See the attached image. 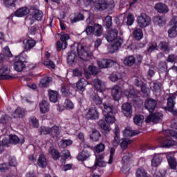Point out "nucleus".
Segmentation results:
<instances>
[{
    "label": "nucleus",
    "instance_id": "1",
    "mask_svg": "<svg viewBox=\"0 0 177 177\" xmlns=\"http://www.w3.org/2000/svg\"><path fill=\"white\" fill-rule=\"evenodd\" d=\"M105 38L108 42H114L109 47V50L111 53L117 52L124 43V39L118 36V30H117V29L109 30L105 35Z\"/></svg>",
    "mask_w": 177,
    "mask_h": 177
},
{
    "label": "nucleus",
    "instance_id": "2",
    "mask_svg": "<svg viewBox=\"0 0 177 177\" xmlns=\"http://www.w3.org/2000/svg\"><path fill=\"white\" fill-rule=\"evenodd\" d=\"M113 132L114 138L112 141L113 146L117 147V146L120 145L123 151L124 150H127V149H128V145H131V143H132V141L127 138H122L120 140V127H118V124H115V129L113 130Z\"/></svg>",
    "mask_w": 177,
    "mask_h": 177
},
{
    "label": "nucleus",
    "instance_id": "3",
    "mask_svg": "<svg viewBox=\"0 0 177 177\" xmlns=\"http://www.w3.org/2000/svg\"><path fill=\"white\" fill-rule=\"evenodd\" d=\"M103 106L104 109V113H106V114L104 115L105 117V121L108 124H113V122H115V118L114 117V106L113 104L107 102H104L103 104Z\"/></svg>",
    "mask_w": 177,
    "mask_h": 177
},
{
    "label": "nucleus",
    "instance_id": "4",
    "mask_svg": "<svg viewBox=\"0 0 177 177\" xmlns=\"http://www.w3.org/2000/svg\"><path fill=\"white\" fill-rule=\"evenodd\" d=\"M77 55L80 59H81V60H84V62L90 60L92 56V53L89 51L88 47L82 44H78L77 46Z\"/></svg>",
    "mask_w": 177,
    "mask_h": 177
},
{
    "label": "nucleus",
    "instance_id": "5",
    "mask_svg": "<svg viewBox=\"0 0 177 177\" xmlns=\"http://www.w3.org/2000/svg\"><path fill=\"white\" fill-rule=\"evenodd\" d=\"M137 23L140 28H146L148 26H150L151 23V19L150 17L146 13H141L140 16L137 18Z\"/></svg>",
    "mask_w": 177,
    "mask_h": 177
},
{
    "label": "nucleus",
    "instance_id": "6",
    "mask_svg": "<svg viewBox=\"0 0 177 177\" xmlns=\"http://www.w3.org/2000/svg\"><path fill=\"white\" fill-rule=\"evenodd\" d=\"M90 2L91 3H94L95 10H99L100 12L106 10L110 6L107 0H90Z\"/></svg>",
    "mask_w": 177,
    "mask_h": 177
},
{
    "label": "nucleus",
    "instance_id": "7",
    "mask_svg": "<svg viewBox=\"0 0 177 177\" xmlns=\"http://www.w3.org/2000/svg\"><path fill=\"white\" fill-rule=\"evenodd\" d=\"M162 117L163 115L161 112L153 113L147 116V119L145 120V122L147 124L149 122L157 124V122H159V121L162 120Z\"/></svg>",
    "mask_w": 177,
    "mask_h": 177
},
{
    "label": "nucleus",
    "instance_id": "8",
    "mask_svg": "<svg viewBox=\"0 0 177 177\" xmlns=\"http://www.w3.org/2000/svg\"><path fill=\"white\" fill-rule=\"evenodd\" d=\"M70 39V35L68 34H63L60 37V41L57 43V49L58 52H60L62 49H66L67 48V41Z\"/></svg>",
    "mask_w": 177,
    "mask_h": 177
},
{
    "label": "nucleus",
    "instance_id": "9",
    "mask_svg": "<svg viewBox=\"0 0 177 177\" xmlns=\"http://www.w3.org/2000/svg\"><path fill=\"white\" fill-rule=\"evenodd\" d=\"M117 62L112 59H102L100 61H97V65L100 68H107L109 67H111L114 66V64H116Z\"/></svg>",
    "mask_w": 177,
    "mask_h": 177
},
{
    "label": "nucleus",
    "instance_id": "10",
    "mask_svg": "<svg viewBox=\"0 0 177 177\" xmlns=\"http://www.w3.org/2000/svg\"><path fill=\"white\" fill-rule=\"evenodd\" d=\"M168 136L169 137L166 138L162 137L159 138V140L162 144V147H171L176 145V142L169 137L171 135H168Z\"/></svg>",
    "mask_w": 177,
    "mask_h": 177
},
{
    "label": "nucleus",
    "instance_id": "11",
    "mask_svg": "<svg viewBox=\"0 0 177 177\" xmlns=\"http://www.w3.org/2000/svg\"><path fill=\"white\" fill-rule=\"evenodd\" d=\"M145 106V109H147L149 113H153V111L156 110V107H157V101L154 99L149 98L146 100Z\"/></svg>",
    "mask_w": 177,
    "mask_h": 177
},
{
    "label": "nucleus",
    "instance_id": "12",
    "mask_svg": "<svg viewBox=\"0 0 177 177\" xmlns=\"http://www.w3.org/2000/svg\"><path fill=\"white\" fill-rule=\"evenodd\" d=\"M122 111L125 117L131 118L132 117V105L129 103H124L122 105Z\"/></svg>",
    "mask_w": 177,
    "mask_h": 177
},
{
    "label": "nucleus",
    "instance_id": "13",
    "mask_svg": "<svg viewBox=\"0 0 177 177\" xmlns=\"http://www.w3.org/2000/svg\"><path fill=\"white\" fill-rule=\"evenodd\" d=\"M10 73V70L6 66H3L0 69V77L1 80H12V78H15V77L9 75Z\"/></svg>",
    "mask_w": 177,
    "mask_h": 177
},
{
    "label": "nucleus",
    "instance_id": "14",
    "mask_svg": "<svg viewBox=\"0 0 177 177\" xmlns=\"http://www.w3.org/2000/svg\"><path fill=\"white\" fill-rule=\"evenodd\" d=\"M111 93L114 100H120L121 99V95H122L121 87L115 86L111 90Z\"/></svg>",
    "mask_w": 177,
    "mask_h": 177
},
{
    "label": "nucleus",
    "instance_id": "15",
    "mask_svg": "<svg viewBox=\"0 0 177 177\" xmlns=\"http://www.w3.org/2000/svg\"><path fill=\"white\" fill-rule=\"evenodd\" d=\"M30 13V9L27 7H22L17 10L14 15L17 17H24V16H27Z\"/></svg>",
    "mask_w": 177,
    "mask_h": 177
},
{
    "label": "nucleus",
    "instance_id": "16",
    "mask_svg": "<svg viewBox=\"0 0 177 177\" xmlns=\"http://www.w3.org/2000/svg\"><path fill=\"white\" fill-rule=\"evenodd\" d=\"M23 41L24 45H25L24 46V49L25 50H31V49H32V48H34V46H35V45H37V42L35 41L34 39H28L26 41L25 39H20L19 42Z\"/></svg>",
    "mask_w": 177,
    "mask_h": 177
},
{
    "label": "nucleus",
    "instance_id": "17",
    "mask_svg": "<svg viewBox=\"0 0 177 177\" xmlns=\"http://www.w3.org/2000/svg\"><path fill=\"white\" fill-rule=\"evenodd\" d=\"M67 62L69 66H74L77 63V53H75V51L68 53Z\"/></svg>",
    "mask_w": 177,
    "mask_h": 177
},
{
    "label": "nucleus",
    "instance_id": "18",
    "mask_svg": "<svg viewBox=\"0 0 177 177\" xmlns=\"http://www.w3.org/2000/svg\"><path fill=\"white\" fill-rule=\"evenodd\" d=\"M88 120H97L99 118V113L96 108H91L88 110L86 114Z\"/></svg>",
    "mask_w": 177,
    "mask_h": 177
},
{
    "label": "nucleus",
    "instance_id": "19",
    "mask_svg": "<svg viewBox=\"0 0 177 177\" xmlns=\"http://www.w3.org/2000/svg\"><path fill=\"white\" fill-rule=\"evenodd\" d=\"M140 132L138 130H132V128L131 127H127L124 131H123V135L124 136H126L127 138L131 137V136H135L136 135H139Z\"/></svg>",
    "mask_w": 177,
    "mask_h": 177
},
{
    "label": "nucleus",
    "instance_id": "20",
    "mask_svg": "<svg viewBox=\"0 0 177 177\" xmlns=\"http://www.w3.org/2000/svg\"><path fill=\"white\" fill-rule=\"evenodd\" d=\"M155 9L158 12V13H168L169 10L168 9V6L162 3L156 4Z\"/></svg>",
    "mask_w": 177,
    "mask_h": 177
},
{
    "label": "nucleus",
    "instance_id": "21",
    "mask_svg": "<svg viewBox=\"0 0 177 177\" xmlns=\"http://www.w3.org/2000/svg\"><path fill=\"white\" fill-rule=\"evenodd\" d=\"M14 68L18 73H21V71H24L26 68V64L21 60L16 61L14 63Z\"/></svg>",
    "mask_w": 177,
    "mask_h": 177
},
{
    "label": "nucleus",
    "instance_id": "22",
    "mask_svg": "<svg viewBox=\"0 0 177 177\" xmlns=\"http://www.w3.org/2000/svg\"><path fill=\"white\" fill-rule=\"evenodd\" d=\"M104 156L103 154H100L98 156H96L95 166L100 167V168H103V167H106V162H104Z\"/></svg>",
    "mask_w": 177,
    "mask_h": 177
},
{
    "label": "nucleus",
    "instance_id": "23",
    "mask_svg": "<svg viewBox=\"0 0 177 177\" xmlns=\"http://www.w3.org/2000/svg\"><path fill=\"white\" fill-rule=\"evenodd\" d=\"M93 84L95 89L98 92H102V91H103V88H104V83H103V82H102V80H100L99 79H94L93 80Z\"/></svg>",
    "mask_w": 177,
    "mask_h": 177
},
{
    "label": "nucleus",
    "instance_id": "24",
    "mask_svg": "<svg viewBox=\"0 0 177 177\" xmlns=\"http://www.w3.org/2000/svg\"><path fill=\"white\" fill-rule=\"evenodd\" d=\"M100 136H102V135L99 131L96 129H92L91 133L90 134V138L91 140H93V142H99Z\"/></svg>",
    "mask_w": 177,
    "mask_h": 177
},
{
    "label": "nucleus",
    "instance_id": "25",
    "mask_svg": "<svg viewBox=\"0 0 177 177\" xmlns=\"http://www.w3.org/2000/svg\"><path fill=\"white\" fill-rule=\"evenodd\" d=\"M48 153L53 160H59V158H60V153H59V151L55 149L53 146L50 147Z\"/></svg>",
    "mask_w": 177,
    "mask_h": 177
},
{
    "label": "nucleus",
    "instance_id": "26",
    "mask_svg": "<svg viewBox=\"0 0 177 177\" xmlns=\"http://www.w3.org/2000/svg\"><path fill=\"white\" fill-rule=\"evenodd\" d=\"M37 165L40 168H45L48 165V162L46 161V158L43 154L39 155L37 160Z\"/></svg>",
    "mask_w": 177,
    "mask_h": 177
},
{
    "label": "nucleus",
    "instance_id": "27",
    "mask_svg": "<svg viewBox=\"0 0 177 177\" xmlns=\"http://www.w3.org/2000/svg\"><path fill=\"white\" fill-rule=\"evenodd\" d=\"M136 62V59L135 58V57L133 55H130L124 58V64H125V66H129V67H131V66H133V64H135Z\"/></svg>",
    "mask_w": 177,
    "mask_h": 177
},
{
    "label": "nucleus",
    "instance_id": "28",
    "mask_svg": "<svg viewBox=\"0 0 177 177\" xmlns=\"http://www.w3.org/2000/svg\"><path fill=\"white\" fill-rule=\"evenodd\" d=\"M88 157H91V153L88 151H82L77 156V160L79 161H85V160H88Z\"/></svg>",
    "mask_w": 177,
    "mask_h": 177
},
{
    "label": "nucleus",
    "instance_id": "29",
    "mask_svg": "<svg viewBox=\"0 0 177 177\" xmlns=\"http://www.w3.org/2000/svg\"><path fill=\"white\" fill-rule=\"evenodd\" d=\"M93 34L95 37H100L103 34V28L101 25L95 24L93 26Z\"/></svg>",
    "mask_w": 177,
    "mask_h": 177
},
{
    "label": "nucleus",
    "instance_id": "30",
    "mask_svg": "<svg viewBox=\"0 0 177 177\" xmlns=\"http://www.w3.org/2000/svg\"><path fill=\"white\" fill-rule=\"evenodd\" d=\"M162 162V158L161 156L156 154L154 156L151 160L152 167H158Z\"/></svg>",
    "mask_w": 177,
    "mask_h": 177
},
{
    "label": "nucleus",
    "instance_id": "31",
    "mask_svg": "<svg viewBox=\"0 0 177 177\" xmlns=\"http://www.w3.org/2000/svg\"><path fill=\"white\" fill-rule=\"evenodd\" d=\"M49 93V99L50 102H52L53 103H56L57 102V98L59 97V93L57 91L50 90L48 92Z\"/></svg>",
    "mask_w": 177,
    "mask_h": 177
},
{
    "label": "nucleus",
    "instance_id": "32",
    "mask_svg": "<svg viewBox=\"0 0 177 177\" xmlns=\"http://www.w3.org/2000/svg\"><path fill=\"white\" fill-rule=\"evenodd\" d=\"M39 106L41 113H45L49 111V104L48 102H46V100H43Z\"/></svg>",
    "mask_w": 177,
    "mask_h": 177
},
{
    "label": "nucleus",
    "instance_id": "33",
    "mask_svg": "<svg viewBox=\"0 0 177 177\" xmlns=\"http://www.w3.org/2000/svg\"><path fill=\"white\" fill-rule=\"evenodd\" d=\"M109 79L112 82H117L119 80H122V75L118 72L113 73L109 76Z\"/></svg>",
    "mask_w": 177,
    "mask_h": 177
},
{
    "label": "nucleus",
    "instance_id": "34",
    "mask_svg": "<svg viewBox=\"0 0 177 177\" xmlns=\"http://www.w3.org/2000/svg\"><path fill=\"white\" fill-rule=\"evenodd\" d=\"M159 46L160 47V49L164 53H169V50H171V48H169V44L165 41H161L159 44Z\"/></svg>",
    "mask_w": 177,
    "mask_h": 177
},
{
    "label": "nucleus",
    "instance_id": "35",
    "mask_svg": "<svg viewBox=\"0 0 177 177\" xmlns=\"http://www.w3.org/2000/svg\"><path fill=\"white\" fill-rule=\"evenodd\" d=\"M175 95H170L169 97L167 98V107L169 110H172L175 107Z\"/></svg>",
    "mask_w": 177,
    "mask_h": 177
},
{
    "label": "nucleus",
    "instance_id": "36",
    "mask_svg": "<svg viewBox=\"0 0 177 177\" xmlns=\"http://www.w3.org/2000/svg\"><path fill=\"white\" fill-rule=\"evenodd\" d=\"M98 125L102 129L104 133H109L110 132V129L109 128V126L106 124L104 120H99Z\"/></svg>",
    "mask_w": 177,
    "mask_h": 177
},
{
    "label": "nucleus",
    "instance_id": "37",
    "mask_svg": "<svg viewBox=\"0 0 177 177\" xmlns=\"http://www.w3.org/2000/svg\"><path fill=\"white\" fill-rule=\"evenodd\" d=\"M50 135L51 136L57 137L59 135H60V129L57 126H54L51 128H50Z\"/></svg>",
    "mask_w": 177,
    "mask_h": 177
},
{
    "label": "nucleus",
    "instance_id": "38",
    "mask_svg": "<svg viewBox=\"0 0 177 177\" xmlns=\"http://www.w3.org/2000/svg\"><path fill=\"white\" fill-rule=\"evenodd\" d=\"M133 121L136 125L140 127V125H142L145 121V117L141 115H136L134 116Z\"/></svg>",
    "mask_w": 177,
    "mask_h": 177
},
{
    "label": "nucleus",
    "instance_id": "39",
    "mask_svg": "<svg viewBox=\"0 0 177 177\" xmlns=\"http://www.w3.org/2000/svg\"><path fill=\"white\" fill-rule=\"evenodd\" d=\"M133 37L136 39L140 41L143 38V31L140 28H136L133 31Z\"/></svg>",
    "mask_w": 177,
    "mask_h": 177
},
{
    "label": "nucleus",
    "instance_id": "40",
    "mask_svg": "<svg viewBox=\"0 0 177 177\" xmlns=\"http://www.w3.org/2000/svg\"><path fill=\"white\" fill-rule=\"evenodd\" d=\"M85 79H80L76 84V88L81 92L85 91Z\"/></svg>",
    "mask_w": 177,
    "mask_h": 177
},
{
    "label": "nucleus",
    "instance_id": "41",
    "mask_svg": "<svg viewBox=\"0 0 177 177\" xmlns=\"http://www.w3.org/2000/svg\"><path fill=\"white\" fill-rule=\"evenodd\" d=\"M136 175L137 177H147V171L144 168L140 167L136 170Z\"/></svg>",
    "mask_w": 177,
    "mask_h": 177
},
{
    "label": "nucleus",
    "instance_id": "42",
    "mask_svg": "<svg viewBox=\"0 0 177 177\" xmlns=\"http://www.w3.org/2000/svg\"><path fill=\"white\" fill-rule=\"evenodd\" d=\"M32 16L35 18V20L41 21V20H42V17H44V13L39 10H35L34 15H32Z\"/></svg>",
    "mask_w": 177,
    "mask_h": 177
},
{
    "label": "nucleus",
    "instance_id": "43",
    "mask_svg": "<svg viewBox=\"0 0 177 177\" xmlns=\"http://www.w3.org/2000/svg\"><path fill=\"white\" fill-rule=\"evenodd\" d=\"M158 46L157 45V43H149L147 49V52L148 53H153L154 50H158Z\"/></svg>",
    "mask_w": 177,
    "mask_h": 177
},
{
    "label": "nucleus",
    "instance_id": "44",
    "mask_svg": "<svg viewBox=\"0 0 177 177\" xmlns=\"http://www.w3.org/2000/svg\"><path fill=\"white\" fill-rule=\"evenodd\" d=\"M6 8H15L16 6V0H1Z\"/></svg>",
    "mask_w": 177,
    "mask_h": 177
},
{
    "label": "nucleus",
    "instance_id": "45",
    "mask_svg": "<svg viewBox=\"0 0 177 177\" xmlns=\"http://www.w3.org/2000/svg\"><path fill=\"white\" fill-rule=\"evenodd\" d=\"M49 82H50V80H49V77H46L40 81L39 86L41 88H46L48 85H49Z\"/></svg>",
    "mask_w": 177,
    "mask_h": 177
},
{
    "label": "nucleus",
    "instance_id": "46",
    "mask_svg": "<svg viewBox=\"0 0 177 177\" xmlns=\"http://www.w3.org/2000/svg\"><path fill=\"white\" fill-rule=\"evenodd\" d=\"M169 38H175L177 36V26H173L168 30Z\"/></svg>",
    "mask_w": 177,
    "mask_h": 177
},
{
    "label": "nucleus",
    "instance_id": "47",
    "mask_svg": "<svg viewBox=\"0 0 177 177\" xmlns=\"http://www.w3.org/2000/svg\"><path fill=\"white\" fill-rule=\"evenodd\" d=\"M9 138V142L12 145H17L20 142V139L16 135H10Z\"/></svg>",
    "mask_w": 177,
    "mask_h": 177
},
{
    "label": "nucleus",
    "instance_id": "48",
    "mask_svg": "<svg viewBox=\"0 0 177 177\" xmlns=\"http://www.w3.org/2000/svg\"><path fill=\"white\" fill-rule=\"evenodd\" d=\"M15 114L19 118L21 117H24L26 114V110L24 109L18 107L15 112Z\"/></svg>",
    "mask_w": 177,
    "mask_h": 177
},
{
    "label": "nucleus",
    "instance_id": "49",
    "mask_svg": "<svg viewBox=\"0 0 177 177\" xmlns=\"http://www.w3.org/2000/svg\"><path fill=\"white\" fill-rule=\"evenodd\" d=\"M88 71H90V73H91V74L93 75H97V74H99V73H100V70H99V68H97V67L95 66H89L88 67Z\"/></svg>",
    "mask_w": 177,
    "mask_h": 177
},
{
    "label": "nucleus",
    "instance_id": "50",
    "mask_svg": "<svg viewBox=\"0 0 177 177\" xmlns=\"http://www.w3.org/2000/svg\"><path fill=\"white\" fill-rule=\"evenodd\" d=\"M104 24L107 27V28H110L111 25L113 24V19L111 16H106L104 20Z\"/></svg>",
    "mask_w": 177,
    "mask_h": 177
},
{
    "label": "nucleus",
    "instance_id": "51",
    "mask_svg": "<svg viewBox=\"0 0 177 177\" xmlns=\"http://www.w3.org/2000/svg\"><path fill=\"white\" fill-rule=\"evenodd\" d=\"M168 162L169 165V167L171 169H176V165H177V162L176 160H175L174 158L170 157L168 158Z\"/></svg>",
    "mask_w": 177,
    "mask_h": 177
},
{
    "label": "nucleus",
    "instance_id": "52",
    "mask_svg": "<svg viewBox=\"0 0 177 177\" xmlns=\"http://www.w3.org/2000/svg\"><path fill=\"white\" fill-rule=\"evenodd\" d=\"M26 24L28 26H32L34 23H35V19L34 18L33 15H29L26 18Z\"/></svg>",
    "mask_w": 177,
    "mask_h": 177
},
{
    "label": "nucleus",
    "instance_id": "53",
    "mask_svg": "<svg viewBox=\"0 0 177 177\" xmlns=\"http://www.w3.org/2000/svg\"><path fill=\"white\" fill-rule=\"evenodd\" d=\"M39 132L40 133V135H50V128L41 127L39 128Z\"/></svg>",
    "mask_w": 177,
    "mask_h": 177
},
{
    "label": "nucleus",
    "instance_id": "54",
    "mask_svg": "<svg viewBox=\"0 0 177 177\" xmlns=\"http://www.w3.org/2000/svg\"><path fill=\"white\" fill-rule=\"evenodd\" d=\"M64 104L67 110H71L74 109V104H73V102H71L70 100H66Z\"/></svg>",
    "mask_w": 177,
    "mask_h": 177
},
{
    "label": "nucleus",
    "instance_id": "55",
    "mask_svg": "<svg viewBox=\"0 0 177 177\" xmlns=\"http://www.w3.org/2000/svg\"><path fill=\"white\" fill-rule=\"evenodd\" d=\"M95 149L97 153H102V151H104L105 149L104 144L100 143L95 146Z\"/></svg>",
    "mask_w": 177,
    "mask_h": 177
},
{
    "label": "nucleus",
    "instance_id": "56",
    "mask_svg": "<svg viewBox=\"0 0 177 177\" xmlns=\"http://www.w3.org/2000/svg\"><path fill=\"white\" fill-rule=\"evenodd\" d=\"M85 17L81 12H80L72 21L71 23H77V21H80V20H84Z\"/></svg>",
    "mask_w": 177,
    "mask_h": 177
},
{
    "label": "nucleus",
    "instance_id": "57",
    "mask_svg": "<svg viewBox=\"0 0 177 177\" xmlns=\"http://www.w3.org/2000/svg\"><path fill=\"white\" fill-rule=\"evenodd\" d=\"M122 169L124 174H125L126 175H128V174H129V170L131 169V167L129 166V165H128V163L124 162L123 164Z\"/></svg>",
    "mask_w": 177,
    "mask_h": 177
},
{
    "label": "nucleus",
    "instance_id": "58",
    "mask_svg": "<svg viewBox=\"0 0 177 177\" xmlns=\"http://www.w3.org/2000/svg\"><path fill=\"white\" fill-rule=\"evenodd\" d=\"M30 122L34 128H38L39 127V122L35 117L30 118Z\"/></svg>",
    "mask_w": 177,
    "mask_h": 177
},
{
    "label": "nucleus",
    "instance_id": "59",
    "mask_svg": "<svg viewBox=\"0 0 177 177\" xmlns=\"http://www.w3.org/2000/svg\"><path fill=\"white\" fill-rule=\"evenodd\" d=\"M162 84L160 82L153 83V88L154 92H160L161 91Z\"/></svg>",
    "mask_w": 177,
    "mask_h": 177
},
{
    "label": "nucleus",
    "instance_id": "60",
    "mask_svg": "<svg viewBox=\"0 0 177 177\" xmlns=\"http://www.w3.org/2000/svg\"><path fill=\"white\" fill-rule=\"evenodd\" d=\"M132 158V154H131L129 152H126L122 158V161L127 163V162L129 161Z\"/></svg>",
    "mask_w": 177,
    "mask_h": 177
},
{
    "label": "nucleus",
    "instance_id": "61",
    "mask_svg": "<svg viewBox=\"0 0 177 177\" xmlns=\"http://www.w3.org/2000/svg\"><path fill=\"white\" fill-rule=\"evenodd\" d=\"M134 20L135 19L133 18V15L129 14L127 17V26H132V24H133Z\"/></svg>",
    "mask_w": 177,
    "mask_h": 177
},
{
    "label": "nucleus",
    "instance_id": "62",
    "mask_svg": "<svg viewBox=\"0 0 177 177\" xmlns=\"http://www.w3.org/2000/svg\"><path fill=\"white\" fill-rule=\"evenodd\" d=\"M144 84H145V83H143V81H142V79H140V77H136L135 78L134 85H136V86L141 87Z\"/></svg>",
    "mask_w": 177,
    "mask_h": 177
},
{
    "label": "nucleus",
    "instance_id": "63",
    "mask_svg": "<svg viewBox=\"0 0 177 177\" xmlns=\"http://www.w3.org/2000/svg\"><path fill=\"white\" fill-rule=\"evenodd\" d=\"M61 91L62 93V95H64V96H70V90H68V86H63L61 89Z\"/></svg>",
    "mask_w": 177,
    "mask_h": 177
},
{
    "label": "nucleus",
    "instance_id": "64",
    "mask_svg": "<svg viewBox=\"0 0 177 177\" xmlns=\"http://www.w3.org/2000/svg\"><path fill=\"white\" fill-rule=\"evenodd\" d=\"M165 171L156 170L154 174L155 177H164L165 176Z\"/></svg>",
    "mask_w": 177,
    "mask_h": 177
}]
</instances>
